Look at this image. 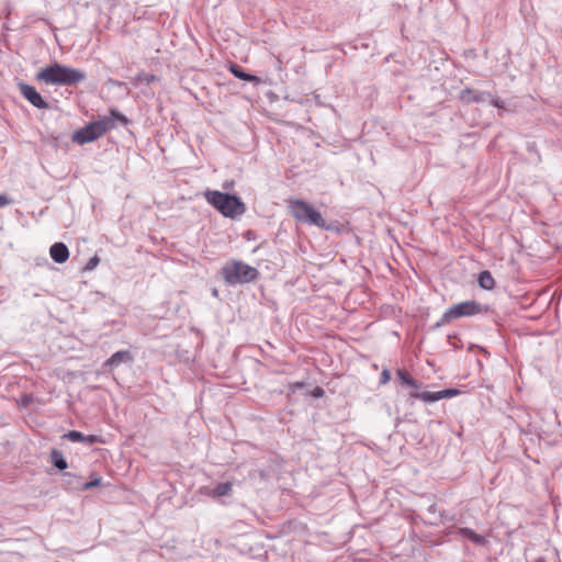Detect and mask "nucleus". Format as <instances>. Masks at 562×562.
<instances>
[{
  "mask_svg": "<svg viewBox=\"0 0 562 562\" xmlns=\"http://www.w3.org/2000/svg\"><path fill=\"white\" fill-rule=\"evenodd\" d=\"M98 441H99L98 436H95V435H88V436H86V435H85L83 442H87V443H94V442H98Z\"/></svg>",
  "mask_w": 562,
  "mask_h": 562,
  "instance_id": "393cba45",
  "label": "nucleus"
},
{
  "mask_svg": "<svg viewBox=\"0 0 562 562\" xmlns=\"http://www.w3.org/2000/svg\"><path fill=\"white\" fill-rule=\"evenodd\" d=\"M491 94L488 92L472 90V89H465L461 92V99L465 101L467 103L470 102H485L487 101V98H490Z\"/></svg>",
  "mask_w": 562,
  "mask_h": 562,
  "instance_id": "9b49d317",
  "label": "nucleus"
},
{
  "mask_svg": "<svg viewBox=\"0 0 562 562\" xmlns=\"http://www.w3.org/2000/svg\"><path fill=\"white\" fill-rule=\"evenodd\" d=\"M288 209L295 221L326 228V222L322 214L310 203L300 199H291L288 201Z\"/></svg>",
  "mask_w": 562,
  "mask_h": 562,
  "instance_id": "20e7f679",
  "label": "nucleus"
},
{
  "mask_svg": "<svg viewBox=\"0 0 562 562\" xmlns=\"http://www.w3.org/2000/svg\"><path fill=\"white\" fill-rule=\"evenodd\" d=\"M222 273L228 284L248 283L258 277L256 268L235 260L227 262L223 267Z\"/></svg>",
  "mask_w": 562,
  "mask_h": 562,
  "instance_id": "39448f33",
  "label": "nucleus"
},
{
  "mask_svg": "<svg viewBox=\"0 0 562 562\" xmlns=\"http://www.w3.org/2000/svg\"><path fill=\"white\" fill-rule=\"evenodd\" d=\"M64 437L72 442H83L85 439V435L77 430H70Z\"/></svg>",
  "mask_w": 562,
  "mask_h": 562,
  "instance_id": "a211bd4d",
  "label": "nucleus"
},
{
  "mask_svg": "<svg viewBox=\"0 0 562 562\" xmlns=\"http://www.w3.org/2000/svg\"><path fill=\"white\" fill-rule=\"evenodd\" d=\"M231 71L232 74L240 79V80H244V81H249V82H255V83H259L260 82V79L254 75H249L247 72H245L239 66L237 65H232L231 66Z\"/></svg>",
  "mask_w": 562,
  "mask_h": 562,
  "instance_id": "4468645a",
  "label": "nucleus"
},
{
  "mask_svg": "<svg viewBox=\"0 0 562 562\" xmlns=\"http://www.w3.org/2000/svg\"><path fill=\"white\" fill-rule=\"evenodd\" d=\"M113 83H114V85H117V86H120V85H121V82H119V81H113Z\"/></svg>",
  "mask_w": 562,
  "mask_h": 562,
  "instance_id": "cd10ccee",
  "label": "nucleus"
},
{
  "mask_svg": "<svg viewBox=\"0 0 562 562\" xmlns=\"http://www.w3.org/2000/svg\"><path fill=\"white\" fill-rule=\"evenodd\" d=\"M324 393L323 389L321 387H316L315 391H314V395L315 396H322Z\"/></svg>",
  "mask_w": 562,
  "mask_h": 562,
  "instance_id": "bb28decb",
  "label": "nucleus"
},
{
  "mask_svg": "<svg viewBox=\"0 0 562 562\" xmlns=\"http://www.w3.org/2000/svg\"><path fill=\"white\" fill-rule=\"evenodd\" d=\"M391 380V373L387 369H384L381 373V380H380V383L381 384H386L389 381Z\"/></svg>",
  "mask_w": 562,
  "mask_h": 562,
  "instance_id": "4be33fe9",
  "label": "nucleus"
},
{
  "mask_svg": "<svg viewBox=\"0 0 562 562\" xmlns=\"http://www.w3.org/2000/svg\"><path fill=\"white\" fill-rule=\"evenodd\" d=\"M86 77L85 71L59 63L41 69L36 75L38 81L56 86H74L83 81Z\"/></svg>",
  "mask_w": 562,
  "mask_h": 562,
  "instance_id": "f03ea898",
  "label": "nucleus"
},
{
  "mask_svg": "<svg viewBox=\"0 0 562 562\" xmlns=\"http://www.w3.org/2000/svg\"><path fill=\"white\" fill-rule=\"evenodd\" d=\"M127 124V119L115 110H111L110 116H102L94 122H90L85 127L72 134V142L79 145L91 143L102 137L109 130L115 127V122Z\"/></svg>",
  "mask_w": 562,
  "mask_h": 562,
  "instance_id": "f257e3e1",
  "label": "nucleus"
},
{
  "mask_svg": "<svg viewBox=\"0 0 562 562\" xmlns=\"http://www.w3.org/2000/svg\"><path fill=\"white\" fill-rule=\"evenodd\" d=\"M100 262V259L98 256H93L92 258L89 259V261L87 262L86 267H85V270L86 271H92L97 268V266L99 265Z\"/></svg>",
  "mask_w": 562,
  "mask_h": 562,
  "instance_id": "6ab92c4d",
  "label": "nucleus"
},
{
  "mask_svg": "<svg viewBox=\"0 0 562 562\" xmlns=\"http://www.w3.org/2000/svg\"><path fill=\"white\" fill-rule=\"evenodd\" d=\"M458 536L461 538V539H464V540H469L471 541L472 543L474 544H484L485 543V538L479 533H476L474 530L470 529V528H460L458 530Z\"/></svg>",
  "mask_w": 562,
  "mask_h": 562,
  "instance_id": "ddd939ff",
  "label": "nucleus"
},
{
  "mask_svg": "<svg viewBox=\"0 0 562 562\" xmlns=\"http://www.w3.org/2000/svg\"><path fill=\"white\" fill-rule=\"evenodd\" d=\"M19 90L21 94L35 108L37 109H46L48 106L47 102L44 101L42 95L36 91V89L26 83H19Z\"/></svg>",
  "mask_w": 562,
  "mask_h": 562,
  "instance_id": "6e6552de",
  "label": "nucleus"
},
{
  "mask_svg": "<svg viewBox=\"0 0 562 562\" xmlns=\"http://www.w3.org/2000/svg\"><path fill=\"white\" fill-rule=\"evenodd\" d=\"M133 361V356L127 350H120L114 352L104 363L105 370H113L121 363H128Z\"/></svg>",
  "mask_w": 562,
  "mask_h": 562,
  "instance_id": "1a4fd4ad",
  "label": "nucleus"
},
{
  "mask_svg": "<svg viewBox=\"0 0 562 562\" xmlns=\"http://www.w3.org/2000/svg\"><path fill=\"white\" fill-rule=\"evenodd\" d=\"M486 310H487L486 307H483L481 304L476 303L475 301H464V302L454 304L450 308H448L442 316V322L450 323L453 319H457L460 317L473 316V315L480 314L482 312H485Z\"/></svg>",
  "mask_w": 562,
  "mask_h": 562,
  "instance_id": "423d86ee",
  "label": "nucleus"
},
{
  "mask_svg": "<svg viewBox=\"0 0 562 562\" xmlns=\"http://www.w3.org/2000/svg\"><path fill=\"white\" fill-rule=\"evenodd\" d=\"M487 101H490V103L498 109H502L504 106L503 104V101L498 98H493L492 95L490 98H487Z\"/></svg>",
  "mask_w": 562,
  "mask_h": 562,
  "instance_id": "5701e85b",
  "label": "nucleus"
},
{
  "mask_svg": "<svg viewBox=\"0 0 562 562\" xmlns=\"http://www.w3.org/2000/svg\"><path fill=\"white\" fill-rule=\"evenodd\" d=\"M206 201L225 217L235 218L246 212L245 203L236 195L221 191H207Z\"/></svg>",
  "mask_w": 562,
  "mask_h": 562,
  "instance_id": "7ed1b4c3",
  "label": "nucleus"
},
{
  "mask_svg": "<svg viewBox=\"0 0 562 562\" xmlns=\"http://www.w3.org/2000/svg\"><path fill=\"white\" fill-rule=\"evenodd\" d=\"M11 204V200L5 194H0V207Z\"/></svg>",
  "mask_w": 562,
  "mask_h": 562,
  "instance_id": "a878e982",
  "label": "nucleus"
},
{
  "mask_svg": "<svg viewBox=\"0 0 562 562\" xmlns=\"http://www.w3.org/2000/svg\"><path fill=\"white\" fill-rule=\"evenodd\" d=\"M50 461L58 470H65L68 467L63 452L57 449L50 451Z\"/></svg>",
  "mask_w": 562,
  "mask_h": 562,
  "instance_id": "dca6fc26",
  "label": "nucleus"
},
{
  "mask_svg": "<svg viewBox=\"0 0 562 562\" xmlns=\"http://www.w3.org/2000/svg\"><path fill=\"white\" fill-rule=\"evenodd\" d=\"M49 255L56 263H64L69 258V250L64 243H55L50 246Z\"/></svg>",
  "mask_w": 562,
  "mask_h": 562,
  "instance_id": "9d476101",
  "label": "nucleus"
},
{
  "mask_svg": "<svg viewBox=\"0 0 562 562\" xmlns=\"http://www.w3.org/2000/svg\"><path fill=\"white\" fill-rule=\"evenodd\" d=\"M404 384L407 385V386L413 387L414 391H418L420 389V384L415 379H413L412 376H409L407 380H405Z\"/></svg>",
  "mask_w": 562,
  "mask_h": 562,
  "instance_id": "412c9836",
  "label": "nucleus"
},
{
  "mask_svg": "<svg viewBox=\"0 0 562 562\" xmlns=\"http://www.w3.org/2000/svg\"><path fill=\"white\" fill-rule=\"evenodd\" d=\"M101 477H95L89 482H86L83 485H82V490L87 491V490H91L93 487H97L101 484Z\"/></svg>",
  "mask_w": 562,
  "mask_h": 562,
  "instance_id": "aec40b11",
  "label": "nucleus"
},
{
  "mask_svg": "<svg viewBox=\"0 0 562 562\" xmlns=\"http://www.w3.org/2000/svg\"><path fill=\"white\" fill-rule=\"evenodd\" d=\"M232 487H233L232 483L224 482V483L217 484L213 488L205 487L204 488V494L210 496V497L217 498V497L229 495L231 492H232Z\"/></svg>",
  "mask_w": 562,
  "mask_h": 562,
  "instance_id": "f8f14e48",
  "label": "nucleus"
},
{
  "mask_svg": "<svg viewBox=\"0 0 562 562\" xmlns=\"http://www.w3.org/2000/svg\"><path fill=\"white\" fill-rule=\"evenodd\" d=\"M396 375L403 383L411 376L406 371L401 369L396 371Z\"/></svg>",
  "mask_w": 562,
  "mask_h": 562,
  "instance_id": "b1692460",
  "label": "nucleus"
},
{
  "mask_svg": "<svg viewBox=\"0 0 562 562\" xmlns=\"http://www.w3.org/2000/svg\"><path fill=\"white\" fill-rule=\"evenodd\" d=\"M460 394V390L458 389H445L437 392H418L412 391L409 393L411 398H418L424 403H435L443 398H451Z\"/></svg>",
  "mask_w": 562,
  "mask_h": 562,
  "instance_id": "0eeeda50",
  "label": "nucleus"
},
{
  "mask_svg": "<svg viewBox=\"0 0 562 562\" xmlns=\"http://www.w3.org/2000/svg\"><path fill=\"white\" fill-rule=\"evenodd\" d=\"M477 282H479V285L484 289V290H492L494 289L495 286V280L494 278L492 277L491 272L485 270V271H482L480 274H479V279H477Z\"/></svg>",
  "mask_w": 562,
  "mask_h": 562,
  "instance_id": "2eb2a0df",
  "label": "nucleus"
},
{
  "mask_svg": "<svg viewBox=\"0 0 562 562\" xmlns=\"http://www.w3.org/2000/svg\"><path fill=\"white\" fill-rule=\"evenodd\" d=\"M134 80H135L136 85L140 83V82H145V83L149 85L156 80V76L142 71V72L137 74V76L135 77Z\"/></svg>",
  "mask_w": 562,
  "mask_h": 562,
  "instance_id": "f3484780",
  "label": "nucleus"
},
{
  "mask_svg": "<svg viewBox=\"0 0 562 562\" xmlns=\"http://www.w3.org/2000/svg\"><path fill=\"white\" fill-rule=\"evenodd\" d=\"M302 385H303L302 383H297L296 387H302Z\"/></svg>",
  "mask_w": 562,
  "mask_h": 562,
  "instance_id": "c85d7f7f",
  "label": "nucleus"
}]
</instances>
